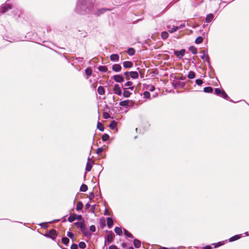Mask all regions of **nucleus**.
<instances>
[{
	"instance_id": "f257e3e1",
	"label": "nucleus",
	"mask_w": 249,
	"mask_h": 249,
	"mask_svg": "<svg viewBox=\"0 0 249 249\" xmlns=\"http://www.w3.org/2000/svg\"><path fill=\"white\" fill-rule=\"evenodd\" d=\"M95 4L92 0H77L75 12L81 15L92 13Z\"/></svg>"
},
{
	"instance_id": "f03ea898",
	"label": "nucleus",
	"mask_w": 249,
	"mask_h": 249,
	"mask_svg": "<svg viewBox=\"0 0 249 249\" xmlns=\"http://www.w3.org/2000/svg\"><path fill=\"white\" fill-rule=\"evenodd\" d=\"M110 11V9L105 8L96 9L95 6L94 5V7L93 8V11L92 12L91 14L95 15L96 16H100V15L105 13L106 11Z\"/></svg>"
},
{
	"instance_id": "7ed1b4c3",
	"label": "nucleus",
	"mask_w": 249,
	"mask_h": 249,
	"mask_svg": "<svg viewBox=\"0 0 249 249\" xmlns=\"http://www.w3.org/2000/svg\"><path fill=\"white\" fill-rule=\"evenodd\" d=\"M215 93L219 96L223 97L226 100H229V97L223 89L219 88H216L214 89Z\"/></svg>"
},
{
	"instance_id": "20e7f679",
	"label": "nucleus",
	"mask_w": 249,
	"mask_h": 249,
	"mask_svg": "<svg viewBox=\"0 0 249 249\" xmlns=\"http://www.w3.org/2000/svg\"><path fill=\"white\" fill-rule=\"evenodd\" d=\"M56 235V231L54 229H52L50 230L48 234H45L44 236L47 237L51 238L53 240H55Z\"/></svg>"
},
{
	"instance_id": "39448f33",
	"label": "nucleus",
	"mask_w": 249,
	"mask_h": 249,
	"mask_svg": "<svg viewBox=\"0 0 249 249\" xmlns=\"http://www.w3.org/2000/svg\"><path fill=\"white\" fill-rule=\"evenodd\" d=\"M11 9L12 6L11 5L9 4L1 5L0 7V12H1V13H4L8 11L9 10H11Z\"/></svg>"
},
{
	"instance_id": "423d86ee",
	"label": "nucleus",
	"mask_w": 249,
	"mask_h": 249,
	"mask_svg": "<svg viewBox=\"0 0 249 249\" xmlns=\"http://www.w3.org/2000/svg\"><path fill=\"white\" fill-rule=\"evenodd\" d=\"M114 93L119 96L122 95V90L118 84H115L113 88Z\"/></svg>"
},
{
	"instance_id": "0eeeda50",
	"label": "nucleus",
	"mask_w": 249,
	"mask_h": 249,
	"mask_svg": "<svg viewBox=\"0 0 249 249\" xmlns=\"http://www.w3.org/2000/svg\"><path fill=\"white\" fill-rule=\"evenodd\" d=\"M78 228H79L82 231H85V224L84 222H77L74 223Z\"/></svg>"
},
{
	"instance_id": "6e6552de",
	"label": "nucleus",
	"mask_w": 249,
	"mask_h": 249,
	"mask_svg": "<svg viewBox=\"0 0 249 249\" xmlns=\"http://www.w3.org/2000/svg\"><path fill=\"white\" fill-rule=\"evenodd\" d=\"M113 79L118 83H121L124 81V78L121 75H115L113 76Z\"/></svg>"
},
{
	"instance_id": "1a4fd4ad",
	"label": "nucleus",
	"mask_w": 249,
	"mask_h": 249,
	"mask_svg": "<svg viewBox=\"0 0 249 249\" xmlns=\"http://www.w3.org/2000/svg\"><path fill=\"white\" fill-rule=\"evenodd\" d=\"M174 53L178 57L181 58L185 54V50L182 49L180 51H176Z\"/></svg>"
},
{
	"instance_id": "9d476101",
	"label": "nucleus",
	"mask_w": 249,
	"mask_h": 249,
	"mask_svg": "<svg viewBox=\"0 0 249 249\" xmlns=\"http://www.w3.org/2000/svg\"><path fill=\"white\" fill-rule=\"evenodd\" d=\"M112 70L115 72H119L122 70V67L120 65L116 64L112 66Z\"/></svg>"
},
{
	"instance_id": "9b49d317",
	"label": "nucleus",
	"mask_w": 249,
	"mask_h": 249,
	"mask_svg": "<svg viewBox=\"0 0 249 249\" xmlns=\"http://www.w3.org/2000/svg\"><path fill=\"white\" fill-rule=\"evenodd\" d=\"M214 16L212 14H209L206 16L205 18V21L207 23L211 22L213 19Z\"/></svg>"
},
{
	"instance_id": "f8f14e48",
	"label": "nucleus",
	"mask_w": 249,
	"mask_h": 249,
	"mask_svg": "<svg viewBox=\"0 0 249 249\" xmlns=\"http://www.w3.org/2000/svg\"><path fill=\"white\" fill-rule=\"evenodd\" d=\"M123 66L125 68H130L133 66V63L128 61H124L123 62Z\"/></svg>"
},
{
	"instance_id": "ddd939ff",
	"label": "nucleus",
	"mask_w": 249,
	"mask_h": 249,
	"mask_svg": "<svg viewBox=\"0 0 249 249\" xmlns=\"http://www.w3.org/2000/svg\"><path fill=\"white\" fill-rule=\"evenodd\" d=\"M110 59L112 61H118L119 59V56L117 54H113L110 55Z\"/></svg>"
},
{
	"instance_id": "4468645a",
	"label": "nucleus",
	"mask_w": 249,
	"mask_h": 249,
	"mask_svg": "<svg viewBox=\"0 0 249 249\" xmlns=\"http://www.w3.org/2000/svg\"><path fill=\"white\" fill-rule=\"evenodd\" d=\"M124 89L123 96L125 98L129 97L132 94L131 92L127 90L126 88H124Z\"/></svg>"
},
{
	"instance_id": "2eb2a0df",
	"label": "nucleus",
	"mask_w": 249,
	"mask_h": 249,
	"mask_svg": "<svg viewBox=\"0 0 249 249\" xmlns=\"http://www.w3.org/2000/svg\"><path fill=\"white\" fill-rule=\"evenodd\" d=\"M130 76L134 79H137L139 77V74L137 71H130Z\"/></svg>"
},
{
	"instance_id": "dca6fc26",
	"label": "nucleus",
	"mask_w": 249,
	"mask_h": 249,
	"mask_svg": "<svg viewBox=\"0 0 249 249\" xmlns=\"http://www.w3.org/2000/svg\"><path fill=\"white\" fill-rule=\"evenodd\" d=\"M132 82L130 81H128L126 83L124 84V86L125 87H128V89H130L133 90L134 89L133 86H132ZM127 89V88H126Z\"/></svg>"
},
{
	"instance_id": "f3484780",
	"label": "nucleus",
	"mask_w": 249,
	"mask_h": 249,
	"mask_svg": "<svg viewBox=\"0 0 249 249\" xmlns=\"http://www.w3.org/2000/svg\"><path fill=\"white\" fill-rule=\"evenodd\" d=\"M107 225L109 228H111L113 224V221L111 217H107Z\"/></svg>"
},
{
	"instance_id": "a211bd4d",
	"label": "nucleus",
	"mask_w": 249,
	"mask_h": 249,
	"mask_svg": "<svg viewBox=\"0 0 249 249\" xmlns=\"http://www.w3.org/2000/svg\"><path fill=\"white\" fill-rule=\"evenodd\" d=\"M133 244L135 248H139L141 247V242L140 240L135 239L134 240Z\"/></svg>"
},
{
	"instance_id": "6ab92c4d",
	"label": "nucleus",
	"mask_w": 249,
	"mask_h": 249,
	"mask_svg": "<svg viewBox=\"0 0 249 249\" xmlns=\"http://www.w3.org/2000/svg\"><path fill=\"white\" fill-rule=\"evenodd\" d=\"M98 93L100 95H104L105 93V89L103 87L99 86L97 89Z\"/></svg>"
},
{
	"instance_id": "aec40b11",
	"label": "nucleus",
	"mask_w": 249,
	"mask_h": 249,
	"mask_svg": "<svg viewBox=\"0 0 249 249\" xmlns=\"http://www.w3.org/2000/svg\"><path fill=\"white\" fill-rule=\"evenodd\" d=\"M240 236L239 235H235L231 238H229V241L230 242L236 241L239 239H240Z\"/></svg>"
},
{
	"instance_id": "412c9836",
	"label": "nucleus",
	"mask_w": 249,
	"mask_h": 249,
	"mask_svg": "<svg viewBox=\"0 0 249 249\" xmlns=\"http://www.w3.org/2000/svg\"><path fill=\"white\" fill-rule=\"evenodd\" d=\"M189 50L191 52V53L194 54H196L197 53V50L196 48L193 46H191L189 47Z\"/></svg>"
},
{
	"instance_id": "4be33fe9",
	"label": "nucleus",
	"mask_w": 249,
	"mask_h": 249,
	"mask_svg": "<svg viewBox=\"0 0 249 249\" xmlns=\"http://www.w3.org/2000/svg\"><path fill=\"white\" fill-rule=\"evenodd\" d=\"M129 103V100H124V101L120 102L119 103V105H120V106H122V107H125V106H127L128 105Z\"/></svg>"
},
{
	"instance_id": "5701e85b",
	"label": "nucleus",
	"mask_w": 249,
	"mask_h": 249,
	"mask_svg": "<svg viewBox=\"0 0 249 249\" xmlns=\"http://www.w3.org/2000/svg\"><path fill=\"white\" fill-rule=\"evenodd\" d=\"M196 76L195 73L193 71H190L188 74V78L190 79H194Z\"/></svg>"
},
{
	"instance_id": "b1692460",
	"label": "nucleus",
	"mask_w": 249,
	"mask_h": 249,
	"mask_svg": "<svg viewBox=\"0 0 249 249\" xmlns=\"http://www.w3.org/2000/svg\"><path fill=\"white\" fill-rule=\"evenodd\" d=\"M203 91L206 93H211L213 92V89L211 87H207L204 88Z\"/></svg>"
},
{
	"instance_id": "393cba45",
	"label": "nucleus",
	"mask_w": 249,
	"mask_h": 249,
	"mask_svg": "<svg viewBox=\"0 0 249 249\" xmlns=\"http://www.w3.org/2000/svg\"><path fill=\"white\" fill-rule=\"evenodd\" d=\"M169 36V34L168 32L164 31L162 32L161 34V37L163 39H166L168 38Z\"/></svg>"
},
{
	"instance_id": "a878e982",
	"label": "nucleus",
	"mask_w": 249,
	"mask_h": 249,
	"mask_svg": "<svg viewBox=\"0 0 249 249\" xmlns=\"http://www.w3.org/2000/svg\"><path fill=\"white\" fill-rule=\"evenodd\" d=\"M135 53V51L132 48H130L127 50V53L130 56H132V55H134Z\"/></svg>"
},
{
	"instance_id": "bb28decb",
	"label": "nucleus",
	"mask_w": 249,
	"mask_h": 249,
	"mask_svg": "<svg viewBox=\"0 0 249 249\" xmlns=\"http://www.w3.org/2000/svg\"><path fill=\"white\" fill-rule=\"evenodd\" d=\"M76 220V215H71L68 218V220L70 222H72Z\"/></svg>"
},
{
	"instance_id": "cd10ccee",
	"label": "nucleus",
	"mask_w": 249,
	"mask_h": 249,
	"mask_svg": "<svg viewBox=\"0 0 249 249\" xmlns=\"http://www.w3.org/2000/svg\"><path fill=\"white\" fill-rule=\"evenodd\" d=\"M83 205L81 202H78L76 207V209L77 211H80L83 208Z\"/></svg>"
},
{
	"instance_id": "c85d7f7f",
	"label": "nucleus",
	"mask_w": 249,
	"mask_h": 249,
	"mask_svg": "<svg viewBox=\"0 0 249 249\" xmlns=\"http://www.w3.org/2000/svg\"><path fill=\"white\" fill-rule=\"evenodd\" d=\"M117 126V123L115 121H112L109 124V127L111 129H114Z\"/></svg>"
},
{
	"instance_id": "c756f323",
	"label": "nucleus",
	"mask_w": 249,
	"mask_h": 249,
	"mask_svg": "<svg viewBox=\"0 0 249 249\" xmlns=\"http://www.w3.org/2000/svg\"><path fill=\"white\" fill-rule=\"evenodd\" d=\"M87 190H88V186L86 185L83 184L81 186L80 189V191L85 192L87 191Z\"/></svg>"
},
{
	"instance_id": "7c9ffc66",
	"label": "nucleus",
	"mask_w": 249,
	"mask_h": 249,
	"mask_svg": "<svg viewBox=\"0 0 249 249\" xmlns=\"http://www.w3.org/2000/svg\"><path fill=\"white\" fill-rule=\"evenodd\" d=\"M115 233L118 235H121L122 233V231L121 228L116 227L114 229Z\"/></svg>"
},
{
	"instance_id": "2f4dec72",
	"label": "nucleus",
	"mask_w": 249,
	"mask_h": 249,
	"mask_svg": "<svg viewBox=\"0 0 249 249\" xmlns=\"http://www.w3.org/2000/svg\"><path fill=\"white\" fill-rule=\"evenodd\" d=\"M203 38L202 36H198L197 37L196 40H195V43L196 44H200L201 43H202L203 42Z\"/></svg>"
},
{
	"instance_id": "473e14b6",
	"label": "nucleus",
	"mask_w": 249,
	"mask_h": 249,
	"mask_svg": "<svg viewBox=\"0 0 249 249\" xmlns=\"http://www.w3.org/2000/svg\"><path fill=\"white\" fill-rule=\"evenodd\" d=\"M69 239L67 237H63L62 238V242H63V243L67 246L69 243Z\"/></svg>"
},
{
	"instance_id": "72a5a7b5",
	"label": "nucleus",
	"mask_w": 249,
	"mask_h": 249,
	"mask_svg": "<svg viewBox=\"0 0 249 249\" xmlns=\"http://www.w3.org/2000/svg\"><path fill=\"white\" fill-rule=\"evenodd\" d=\"M224 244H225L224 241H222V242H219L216 243H213V245L214 247L215 248H217L218 247L223 245Z\"/></svg>"
},
{
	"instance_id": "f704fd0d",
	"label": "nucleus",
	"mask_w": 249,
	"mask_h": 249,
	"mask_svg": "<svg viewBox=\"0 0 249 249\" xmlns=\"http://www.w3.org/2000/svg\"><path fill=\"white\" fill-rule=\"evenodd\" d=\"M97 128L101 131H103L104 130V125L100 122H98L97 123Z\"/></svg>"
},
{
	"instance_id": "c9c22d12",
	"label": "nucleus",
	"mask_w": 249,
	"mask_h": 249,
	"mask_svg": "<svg viewBox=\"0 0 249 249\" xmlns=\"http://www.w3.org/2000/svg\"><path fill=\"white\" fill-rule=\"evenodd\" d=\"M124 235L125 236H126L127 237H131L132 238H133V236H132V235L125 229H124Z\"/></svg>"
},
{
	"instance_id": "e433bc0d",
	"label": "nucleus",
	"mask_w": 249,
	"mask_h": 249,
	"mask_svg": "<svg viewBox=\"0 0 249 249\" xmlns=\"http://www.w3.org/2000/svg\"><path fill=\"white\" fill-rule=\"evenodd\" d=\"M92 169V165L90 163L88 162L86 165V170L89 172Z\"/></svg>"
},
{
	"instance_id": "4c0bfd02",
	"label": "nucleus",
	"mask_w": 249,
	"mask_h": 249,
	"mask_svg": "<svg viewBox=\"0 0 249 249\" xmlns=\"http://www.w3.org/2000/svg\"><path fill=\"white\" fill-rule=\"evenodd\" d=\"M109 135L107 134H104L102 137V140L104 142H106V141H107L109 139Z\"/></svg>"
},
{
	"instance_id": "58836bf2",
	"label": "nucleus",
	"mask_w": 249,
	"mask_h": 249,
	"mask_svg": "<svg viewBox=\"0 0 249 249\" xmlns=\"http://www.w3.org/2000/svg\"><path fill=\"white\" fill-rule=\"evenodd\" d=\"M113 240V235L112 234H109L107 235V242L108 243H110Z\"/></svg>"
},
{
	"instance_id": "ea45409f",
	"label": "nucleus",
	"mask_w": 249,
	"mask_h": 249,
	"mask_svg": "<svg viewBox=\"0 0 249 249\" xmlns=\"http://www.w3.org/2000/svg\"><path fill=\"white\" fill-rule=\"evenodd\" d=\"M98 70L100 71L106 72L107 71V68L106 66H100Z\"/></svg>"
},
{
	"instance_id": "a19ab883",
	"label": "nucleus",
	"mask_w": 249,
	"mask_h": 249,
	"mask_svg": "<svg viewBox=\"0 0 249 249\" xmlns=\"http://www.w3.org/2000/svg\"><path fill=\"white\" fill-rule=\"evenodd\" d=\"M78 246H79V248L82 249H84L86 247V245L85 243L84 242H80L79 243Z\"/></svg>"
},
{
	"instance_id": "79ce46f5",
	"label": "nucleus",
	"mask_w": 249,
	"mask_h": 249,
	"mask_svg": "<svg viewBox=\"0 0 249 249\" xmlns=\"http://www.w3.org/2000/svg\"><path fill=\"white\" fill-rule=\"evenodd\" d=\"M85 73L88 76H91L92 74V71L90 68H87L85 70Z\"/></svg>"
},
{
	"instance_id": "37998d69",
	"label": "nucleus",
	"mask_w": 249,
	"mask_h": 249,
	"mask_svg": "<svg viewBox=\"0 0 249 249\" xmlns=\"http://www.w3.org/2000/svg\"><path fill=\"white\" fill-rule=\"evenodd\" d=\"M177 30H178V27H177V26H173V28L169 29L168 30V31L170 33H173L174 32L177 31Z\"/></svg>"
},
{
	"instance_id": "c03bdc74",
	"label": "nucleus",
	"mask_w": 249,
	"mask_h": 249,
	"mask_svg": "<svg viewBox=\"0 0 249 249\" xmlns=\"http://www.w3.org/2000/svg\"><path fill=\"white\" fill-rule=\"evenodd\" d=\"M9 39H5L6 40H8L10 42H15L18 41V39L17 38H11L9 37H8Z\"/></svg>"
},
{
	"instance_id": "a18cd8bd",
	"label": "nucleus",
	"mask_w": 249,
	"mask_h": 249,
	"mask_svg": "<svg viewBox=\"0 0 249 249\" xmlns=\"http://www.w3.org/2000/svg\"><path fill=\"white\" fill-rule=\"evenodd\" d=\"M103 150L104 149L102 147H99L97 148L96 150V154L98 155H100L103 152Z\"/></svg>"
},
{
	"instance_id": "49530a36",
	"label": "nucleus",
	"mask_w": 249,
	"mask_h": 249,
	"mask_svg": "<svg viewBox=\"0 0 249 249\" xmlns=\"http://www.w3.org/2000/svg\"><path fill=\"white\" fill-rule=\"evenodd\" d=\"M143 96L145 98H148L150 96V94L149 91H145L143 93Z\"/></svg>"
},
{
	"instance_id": "de8ad7c7",
	"label": "nucleus",
	"mask_w": 249,
	"mask_h": 249,
	"mask_svg": "<svg viewBox=\"0 0 249 249\" xmlns=\"http://www.w3.org/2000/svg\"><path fill=\"white\" fill-rule=\"evenodd\" d=\"M67 235L69 237H70V238H71L72 239L74 238L73 233L70 231L68 232L67 233Z\"/></svg>"
},
{
	"instance_id": "09e8293b",
	"label": "nucleus",
	"mask_w": 249,
	"mask_h": 249,
	"mask_svg": "<svg viewBox=\"0 0 249 249\" xmlns=\"http://www.w3.org/2000/svg\"><path fill=\"white\" fill-rule=\"evenodd\" d=\"M202 55L200 56V58L202 59H205V58L207 56H206V52L205 51H203L202 52Z\"/></svg>"
},
{
	"instance_id": "8fccbe9b",
	"label": "nucleus",
	"mask_w": 249,
	"mask_h": 249,
	"mask_svg": "<svg viewBox=\"0 0 249 249\" xmlns=\"http://www.w3.org/2000/svg\"><path fill=\"white\" fill-rule=\"evenodd\" d=\"M82 232L84 234V235L87 237H89L91 236V234L89 231H87L86 230L85 231H82Z\"/></svg>"
},
{
	"instance_id": "3c124183",
	"label": "nucleus",
	"mask_w": 249,
	"mask_h": 249,
	"mask_svg": "<svg viewBox=\"0 0 249 249\" xmlns=\"http://www.w3.org/2000/svg\"><path fill=\"white\" fill-rule=\"evenodd\" d=\"M196 83L197 85L200 86L203 83V81L201 79H196Z\"/></svg>"
},
{
	"instance_id": "603ef678",
	"label": "nucleus",
	"mask_w": 249,
	"mask_h": 249,
	"mask_svg": "<svg viewBox=\"0 0 249 249\" xmlns=\"http://www.w3.org/2000/svg\"><path fill=\"white\" fill-rule=\"evenodd\" d=\"M104 118L106 119L110 118L109 114L107 112H104L103 114Z\"/></svg>"
},
{
	"instance_id": "864d4df0",
	"label": "nucleus",
	"mask_w": 249,
	"mask_h": 249,
	"mask_svg": "<svg viewBox=\"0 0 249 249\" xmlns=\"http://www.w3.org/2000/svg\"><path fill=\"white\" fill-rule=\"evenodd\" d=\"M148 89L149 90H150L151 91H153L155 90V88L154 86L150 85V86H149Z\"/></svg>"
},
{
	"instance_id": "5fc2aeb1",
	"label": "nucleus",
	"mask_w": 249,
	"mask_h": 249,
	"mask_svg": "<svg viewBox=\"0 0 249 249\" xmlns=\"http://www.w3.org/2000/svg\"><path fill=\"white\" fill-rule=\"evenodd\" d=\"M78 246L76 244H72L71 247V249H77Z\"/></svg>"
},
{
	"instance_id": "6e6d98bb",
	"label": "nucleus",
	"mask_w": 249,
	"mask_h": 249,
	"mask_svg": "<svg viewBox=\"0 0 249 249\" xmlns=\"http://www.w3.org/2000/svg\"><path fill=\"white\" fill-rule=\"evenodd\" d=\"M124 75H125L126 76V79L127 80H129V76H130V72H125L124 73Z\"/></svg>"
},
{
	"instance_id": "4d7b16f0",
	"label": "nucleus",
	"mask_w": 249,
	"mask_h": 249,
	"mask_svg": "<svg viewBox=\"0 0 249 249\" xmlns=\"http://www.w3.org/2000/svg\"><path fill=\"white\" fill-rule=\"evenodd\" d=\"M90 230L91 231H92V232L95 231V230H96L95 226L94 225L90 226Z\"/></svg>"
},
{
	"instance_id": "13d9d810",
	"label": "nucleus",
	"mask_w": 249,
	"mask_h": 249,
	"mask_svg": "<svg viewBox=\"0 0 249 249\" xmlns=\"http://www.w3.org/2000/svg\"><path fill=\"white\" fill-rule=\"evenodd\" d=\"M185 27V24L184 23L180 24L178 26H177L178 27V30L182 29Z\"/></svg>"
},
{
	"instance_id": "bf43d9fd",
	"label": "nucleus",
	"mask_w": 249,
	"mask_h": 249,
	"mask_svg": "<svg viewBox=\"0 0 249 249\" xmlns=\"http://www.w3.org/2000/svg\"><path fill=\"white\" fill-rule=\"evenodd\" d=\"M104 214L105 215H109L110 213L107 209H105V212H104Z\"/></svg>"
},
{
	"instance_id": "052dcab7",
	"label": "nucleus",
	"mask_w": 249,
	"mask_h": 249,
	"mask_svg": "<svg viewBox=\"0 0 249 249\" xmlns=\"http://www.w3.org/2000/svg\"><path fill=\"white\" fill-rule=\"evenodd\" d=\"M109 249H118V248L116 246L112 245L109 247Z\"/></svg>"
},
{
	"instance_id": "680f3d73",
	"label": "nucleus",
	"mask_w": 249,
	"mask_h": 249,
	"mask_svg": "<svg viewBox=\"0 0 249 249\" xmlns=\"http://www.w3.org/2000/svg\"><path fill=\"white\" fill-rule=\"evenodd\" d=\"M202 249H212V247L210 245H207L204 247Z\"/></svg>"
},
{
	"instance_id": "e2e57ef3",
	"label": "nucleus",
	"mask_w": 249,
	"mask_h": 249,
	"mask_svg": "<svg viewBox=\"0 0 249 249\" xmlns=\"http://www.w3.org/2000/svg\"><path fill=\"white\" fill-rule=\"evenodd\" d=\"M82 218V216L81 215H76V219L77 220H81Z\"/></svg>"
},
{
	"instance_id": "0e129e2a",
	"label": "nucleus",
	"mask_w": 249,
	"mask_h": 249,
	"mask_svg": "<svg viewBox=\"0 0 249 249\" xmlns=\"http://www.w3.org/2000/svg\"><path fill=\"white\" fill-rule=\"evenodd\" d=\"M204 60L205 61H206L207 63H209V62H210L209 57V56L208 55L206 56V57Z\"/></svg>"
},
{
	"instance_id": "69168bd1",
	"label": "nucleus",
	"mask_w": 249,
	"mask_h": 249,
	"mask_svg": "<svg viewBox=\"0 0 249 249\" xmlns=\"http://www.w3.org/2000/svg\"><path fill=\"white\" fill-rule=\"evenodd\" d=\"M85 206H86V208L87 209H88V208H89V203H87Z\"/></svg>"
},
{
	"instance_id": "338daca9",
	"label": "nucleus",
	"mask_w": 249,
	"mask_h": 249,
	"mask_svg": "<svg viewBox=\"0 0 249 249\" xmlns=\"http://www.w3.org/2000/svg\"><path fill=\"white\" fill-rule=\"evenodd\" d=\"M207 64H208V65L209 66V68L211 69L212 68V66L211 65L210 62H209V63H207Z\"/></svg>"
},
{
	"instance_id": "774afa93",
	"label": "nucleus",
	"mask_w": 249,
	"mask_h": 249,
	"mask_svg": "<svg viewBox=\"0 0 249 249\" xmlns=\"http://www.w3.org/2000/svg\"><path fill=\"white\" fill-rule=\"evenodd\" d=\"M45 224V223H41V224H40V226L41 227H43V226H44V224Z\"/></svg>"
}]
</instances>
